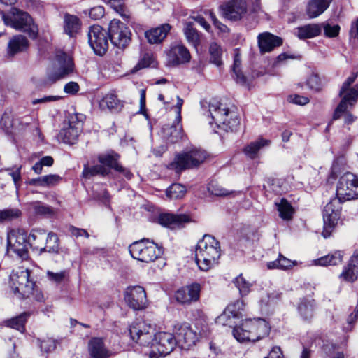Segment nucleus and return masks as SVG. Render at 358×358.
<instances>
[{"label": "nucleus", "instance_id": "1", "mask_svg": "<svg viewBox=\"0 0 358 358\" xmlns=\"http://www.w3.org/2000/svg\"><path fill=\"white\" fill-rule=\"evenodd\" d=\"M221 255L220 245L213 236L204 235L197 243L195 250L196 263L199 268L208 271L218 264Z\"/></svg>", "mask_w": 358, "mask_h": 358}, {"label": "nucleus", "instance_id": "2", "mask_svg": "<svg viewBox=\"0 0 358 358\" xmlns=\"http://www.w3.org/2000/svg\"><path fill=\"white\" fill-rule=\"evenodd\" d=\"M209 113L212 118L210 124L214 123L217 128L224 131H234L237 129L240 120L234 110H230L226 103L217 99H212L209 102Z\"/></svg>", "mask_w": 358, "mask_h": 358}, {"label": "nucleus", "instance_id": "3", "mask_svg": "<svg viewBox=\"0 0 358 358\" xmlns=\"http://www.w3.org/2000/svg\"><path fill=\"white\" fill-rule=\"evenodd\" d=\"M0 14L6 26L27 34L31 39L37 38L38 26L28 13L13 7L8 11H1Z\"/></svg>", "mask_w": 358, "mask_h": 358}, {"label": "nucleus", "instance_id": "4", "mask_svg": "<svg viewBox=\"0 0 358 358\" xmlns=\"http://www.w3.org/2000/svg\"><path fill=\"white\" fill-rule=\"evenodd\" d=\"M270 331L268 322L263 319L245 320L233 330L234 338L239 342L257 341L267 336Z\"/></svg>", "mask_w": 358, "mask_h": 358}, {"label": "nucleus", "instance_id": "5", "mask_svg": "<svg viewBox=\"0 0 358 358\" xmlns=\"http://www.w3.org/2000/svg\"><path fill=\"white\" fill-rule=\"evenodd\" d=\"M30 271L24 267L13 270L10 275V285L18 298H27L33 294L35 283L29 279Z\"/></svg>", "mask_w": 358, "mask_h": 358}, {"label": "nucleus", "instance_id": "6", "mask_svg": "<svg viewBox=\"0 0 358 358\" xmlns=\"http://www.w3.org/2000/svg\"><path fill=\"white\" fill-rule=\"evenodd\" d=\"M74 71L72 57L63 51H57L52 66L47 72V78L51 83L64 79Z\"/></svg>", "mask_w": 358, "mask_h": 358}, {"label": "nucleus", "instance_id": "7", "mask_svg": "<svg viewBox=\"0 0 358 358\" xmlns=\"http://www.w3.org/2000/svg\"><path fill=\"white\" fill-rule=\"evenodd\" d=\"M356 78L357 74L352 73L343 83L339 92L341 101L335 109L333 115L334 120L339 119L347 111L349 106L352 107L356 103L358 99V90L355 87H350Z\"/></svg>", "mask_w": 358, "mask_h": 358}, {"label": "nucleus", "instance_id": "8", "mask_svg": "<svg viewBox=\"0 0 358 358\" xmlns=\"http://www.w3.org/2000/svg\"><path fill=\"white\" fill-rule=\"evenodd\" d=\"M129 250L134 259L145 263L155 261L162 254V248L148 240L133 243L129 245Z\"/></svg>", "mask_w": 358, "mask_h": 358}, {"label": "nucleus", "instance_id": "9", "mask_svg": "<svg viewBox=\"0 0 358 358\" xmlns=\"http://www.w3.org/2000/svg\"><path fill=\"white\" fill-rule=\"evenodd\" d=\"M7 253L11 257L26 259L28 257L27 233L22 229H15L7 234Z\"/></svg>", "mask_w": 358, "mask_h": 358}, {"label": "nucleus", "instance_id": "10", "mask_svg": "<svg viewBox=\"0 0 358 358\" xmlns=\"http://www.w3.org/2000/svg\"><path fill=\"white\" fill-rule=\"evenodd\" d=\"M336 198L340 202L358 198V177L347 172L338 180L336 185Z\"/></svg>", "mask_w": 358, "mask_h": 358}, {"label": "nucleus", "instance_id": "11", "mask_svg": "<svg viewBox=\"0 0 358 358\" xmlns=\"http://www.w3.org/2000/svg\"><path fill=\"white\" fill-rule=\"evenodd\" d=\"M100 164L93 166H85L83 175L85 178H90L95 175L106 176L108 175L110 169H113L115 171L122 173V174L128 179L131 178V173L122 166L116 160V158H100Z\"/></svg>", "mask_w": 358, "mask_h": 358}, {"label": "nucleus", "instance_id": "12", "mask_svg": "<svg viewBox=\"0 0 358 358\" xmlns=\"http://www.w3.org/2000/svg\"><path fill=\"white\" fill-rule=\"evenodd\" d=\"M176 343V337L171 333L165 331L155 333L150 344L152 349L150 358H157L155 357L157 353L160 356L169 355L173 350Z\"/></svg>", "mask_w": 358, "mask_h": 358}, {"label": "nucleus", "instance_id": "13", "mask_svg": "<svg viewBox=\"0 0 358 358\" xmlns=\"http://www.w3.org/2000/svg\"><path fill=\"white\" fill-rule=\"evenodd\" d=\"M108 36L114 46L123 49L130 43L131 33L124 23L119 20L113 19L109 24Z\"/></svg>", "mask_w": 358, "mask_h": 358}, {"label": "nucleus", "instance_id": "14", "mask_svg": "<svg viewBox=\"0 0 358 358\" xmlns=\"http://www.w3.org/2000/svg\"><path fill=\"white\" fill-rule=\"evenodd\" d=\"M88 43L94 52L99 56H103L108 48V32L102 27L94 24L89 27Z\"/></svg>", "mask_w": 358, "mask_h": 358}, {"label": "nucleus", "instance_id": "15", "mask_svg": "<svg viewBox=\"0 0 358 358\" xmlns=\"http://www.w3.org/2000/svg\"><path fill=\"white\" fill-rule=\"evenodd\" d=\"M155 329L151 324L145 321L137 320L129 327L131 338L141 345L148 346L152 341Z\"/></svg>", "mask_w": 358, "mask_h": 358}, {"label": "nucleus", "instance_id": "16", "mask_svg": "<svg viewBox=\"0 0 358 358\" xmlns=\"http://www.w3.org/2000/svg\"><path fill=\"white\" fill-rule=\"evenodd\" d=\"M340 203L338 199H333L324 208V230L322 235L325 238L330 236L332 229L336 225L340 218L341 209Z\"/></svg>", "mask_w": 358, "mask_h": 358}, {"label": "nucleus", "instance_id": "17", "mask_svg": "<svg viewBox=\"0 0 358 358\" xmlns=\"http://www.w3.org/2000/svg\"><path fill=\"white\" fill-rule=\"evenodd\" d=\"M174 332L176 342L184 350H189L199 340V335L186 322L176 324Z\"/></svg>", "mask_w": 358, "mask_h": 358}, {"label": "nucleus", "instance_id": "18", "mask_svg": "<svg viewBox=\"0 0 358 358\" xmlns=\"http://www.w3.org/2000/svg\"><path fill=\"white\" fill-rule=\"evenodd\" d=\"M124 300L135 310L146 308L148 300L144 288L141 286H130L124 291Z\"/></svg>", "mask_w": 358, "mask_h": 358}, {"label": "nucleus", "instance_id": "19", "mask_svg": "<svg viewBox=\"0 0 358 358\" xmlns=\"http://www.w3.org/2000/svg\"><path fill=\"white\" fill-rule=\"evenodd\" d=\"M224 17L231 21L241 20L247 12L245 0H231L221 6Z\"/></svg>", "mask_w": 358, "mask_h": 358}, {"label": "nucleus", "instance_id": "20", "mask_svg": "<svg viewBox=\"0 0 358 358\" xmlns=\"http://www.w3.org/2000/svg\"><path fill=\"white\" fill-rule=\"evenodd\" d=\"M201 285L194 282L178 289L175 293V299L180 304L189 305L199 299Z\"/></svg>", "mask_w": 358, "mask_h": 358}, {"label": "nucleus", "instance_id": "21", "mask_svg": "<svg viewBox=\"0 0 358 358\" xmlns=\"http://www.w3.org/2000/svg\"><path fill=\"white\" fill-rule=\"evenodd\" d=\"M191 55L186 47L182 44L172 45L167 52V65L176 66L184 64L190 61Z\"/></svg>", "mask_w": 358, "mask_h": 358}, {"label": "nucleus", "instance_id": "22", "mask_svg": "<svg viewBox=\"0 0 358 358\" xmlns=\"http://www.w3.org/2000/svg\"><path fill=\"white\" fill-rule=\"evenodd\" d=\"M243 306L242 300H237L234 303L229 304L224 313L217 318L216 322L224 326L232 327L235 323L232 320L239 317L240 311L243 310Z\"/></svg>", "mask_w": 358, "mask_h": 358}, {"label": "nucleus", "instance_id": "23", "mask_svg": "<svg viewBox=\"0 0 358 358\" xmlns=\"http://www.w3.org/2000/svg\"><path fill=\"white\" fill-rule=\"evenodd\" d=\"M29 45L28 39L23 35L17 34L10 38L7 45L6 57L13 58L16 55L26 51Z\"/></svg>", "mask_w": 358, "mask_h": 358}, {"label": "nucleus", "instance_id": "24", "mask_svg": "<svg viewBox=\"0 0 358 358\" xmlns=\"http://www.w3.org/2000/svg\"><path fill=\"white\" fill-rule=\"evenodd\" d=\"M257 43L260 52L264 54L269 52L275 48L281 45L282 40L281 38L269 32H264L258 35Z\"/></svg>", "mask_w": 358, "mask_h": 358}, {"label": "nucleus", "instance_id": "25", "mask_svg": "<svg viewBox=\"0 0 358 358\" xmlns=\"http://www.w3.org/2000/svg\"><path fill=\"white\" fill-rule=\"evenodd\" d=\"M203 162V158H174V160L168 165V169L179 173L185 169L197 168Z\"/></svg>", "mask_w": 358, "mask_h": 358}, {"label": "nucleus", "instance_id": "26", "mask_svg": "<svg viewBox=\"0 0 358 358\" xmlns=\"http://www.w3.org/2000/svg\"><path fill=\"white\" fill-rule=\"evenodd\" d=\"M189 217L185 214L162 213L158 217L161 225L173 229L188 222Z\"/></svg>", "mask_w": 358, "mask_h": 358}, {"label": "nucleus", "instance_id": "27", "mask_svg": "<svg viewBox=\"0 0 358 358\" xmlns=\"http://www.w3.org/2000/svg\"><path fill=\"white\" fill-rule=\"evenodd\" d=\"M183 102V99L178 96L177 103L176 105V108H177V116L176 119L177 125H173L169 127L166 134L167 135L169 134V136H167V140L172 143L177 142L182 136V129L179 123L181 120V108Z\"/></svg>", "mask_w": 358, "mask_h": 358}, {"label": "nucleus", "instance_id": "28", "mask_svg": "<svg viewBox=\"0 0 358 358\" xmlns=\"http://www.w3.org/2000/svg\"><path fill=\"white\" fill-rule=\"evenodd\" d=\"M171 30L169 24H163L157 27L150 29L145 32V36L150 44L162 43Z\"/></svg>", "mask_w": 358, "mask_h": 358}, {"label": "nucleus", "instance_id": "29", "mask_svg": "<svg viewBox=\"0 0 358 358\" xmlns=\"http://www.w3.org/2000/svg\"><path fill=\"white\" fill-rule=\"evenodd\" d=\"M315 309L316 303L315 300L312 299H301L297 306L298 313L304 321L312 320L315 315Z\"/></svg>", "mask_w": 358, "mask_h": 358}, {"label": "nucleus", "instance_id": "30", "mask_svg": "<svg viewBox=\"0 0 358 358\" xmlns=\"http://www.w3.org/2000/svg\"><path fill=\"white\" fill-rule=\"evenodd\" d=\"M88 348L92 358H108L111 355V352L105 347L101 338H92L89 342Z\"/></svg>", "mask_w": 358, "mask_h": 358}, {"label": "nucleus", "instance_id": "31", "mask_svg": "<svg viewBox=\"0 0 358 358\" xmlns=\"http://www.w3.org/2000/svg\"><path fill=\"white\" fill-rule=\"evenodd\" d=\"M322 27L318 24H308L296 27L294 34L300 39L313 38L321 34Z\"/></svg>", "mask_w": 358, "mask_h": 358}, {"label": "nucleus", "instance_id": "32", "mask_svg": "<svg viewBox=\"0 0 358 358\" xmlns=\"http://www.w3.org/2000/svg\"><path fill=\"white\" fill-rule=\"evenodd\" d=\"M331 0H309L306 13L310 18H315L323 13L329 6Z\"/></svg>", "mask_w": 358, "mask_h": 358}, {"label": "nucleus", "instance_id": "33", "mask_svg": "<svg viewBox=\"0 0 358 358\" xmlns=\"http://www.w3.org/2000/svg\"><path fill=\"white\" fill-rule=\"evenodd\" d=\"M99 107L101 110L108 109L110 111L117 112L123 107V102L114 93H108L100 100Z\"/></svg>", "mask_w": 358, "mask_h": 358}, {"label": "nucleus", "instance_id": "34", "mask_svg": "<svg viewBox=\"0 0 358 358\" xmlns=\"http://www.w3.org/2000/svg\"><path fill=\"white\" fill-rule=\"evenodd\" d=\"M62 181V177L57 174H49L34 178L29 180V184L37 187H52Z\"/></svg>", "mask_w": 358, "mask_h": 358}, {"label": "nucleus", "instance_id": "35", "mask_svg": "<svg viewBox=\"0 0 358 358\" xmlns=\"http://www.w3.org/2000/svg\"><path fill=\"white\" fill-rule=\"evenodd\" d=\"M271 141L263 138H259L257 140L250 142L246 145L243 152L245 155H258L261 151L269 147Z\"/></svg>", "mask_w": 358, "mask_h": 358}, {"label": "nucleus", "instance_id": "36", "mask_svg": "<svg viewBox=\"0 0 358 358\" xmlns=\"http://www.w3.org/2000/svg\"><path fill=\"white\" fill-rule=\"evenodd\" d=\"M81 22L80 19L74 15L66 13L64 16V30L70 37L73 36L80 30Z\"/></svg>", "mask_w": 358, "mask_h": 358}, {"label": "nucleus", "instance_id": "37", "mask_svg": "<svg viewBox=\"0 0 358 358\" xmlns=\"http://www.w3.org/2000/svg\"><path fill=\"white\" fill-rule=\"evenodd\" d=\"M241 57L238 49L234 50V64L232 66L234 78L236 82L241 85H248L247 78L243 75L241 70Z\"/></svg>", "mask_w": 358, "mask_h": 358}, {"label": "nucleus", "instance_id": "38", "mask_svg": "<svg viewBox=\"0 0 358 358\" xmlns=\"http://www.w3.org/2000/svg\"><path fill=\"white\" fill-rule=\"evenodd\" d=\"M80 133L81 131L64 124L63 128L59 133L58 138L65 143L74 144Z\"/></svg>", "mask_w": 358, "mask_h": 358}, {"label": "nucleus", "instance_id": "39", "mask_svg": "<svg viewBox=\"0 0 358 358\" xmlns=\"http://www.w3.org/2000/svg\"><path fill=\"white\" fill-rule=\"evenodd\" d=\"M357 257L355 255L351 257L349 264L343 268L339 276L341 279L349 282H354L357 279V275L355 269L357 264Z\"/></svg>", "mask_w": 358, "mask_h": 358}, {"label": "nucleus", "instance_id": "40", "mask_svg": "<svg viewBox=\"0 0 358 358\" xmlns=\"http://www.w3.org/2000/svg\"><path fill=\"white\" fill-rule=\"evenodd\" d=\"M45 238V230L41 229H34L29 236H27V244L29 243L34 249L40 251V248L43 247Z\"/></svg>", "mask_w": 358, "mask_h": 358}, {"label": "nucleus", "instance_id": "41", "mask_svg": "<svg viewBox=\"0 0 358 358\" xmlns=\"http://www.w3.org/2000/svg\"><path fill=\"white\" fill-rule=\"evenodd\" d=\"M30 315V312H24L20 315L6 321V326L23 333L25 330V323Z\"/></svg>", "mask_w": 358, "mask_h": 358}, {"label": "nucleus", "instance_id": "42", "mask_svg": "<svg viewBox=\"0 0 358 358\" xmlns=\"http://www.w3.org/2000/svg\"><path fill=\"white\" fill-rule=\"evenodd\" d=\"M45 245L40 248V253L48 252L57 253L59 251V238L55 233L50 232L45 235Z\"/></svg>", "mask_w": 358, "mask_h": 358}, {"label": "nucleus", "instance_id": "43", "mask_svg": "<svg viewBox=\"0 0 358 358\" xmlns=\"http://www.w3.org/2000/svg\"><path fill=\"white\" fill-rule=\"evenodd\" d=\"M343 252L336 251L333 254L322 257L315 259V264L319 266L338 265L341 263Z\"/></svg>", "mask_w": 358, "mask_h": 358}, {"label": "nucleus", "instance_id": "44", "mask_svg": "<svg viewBox=\"0 0 358 358\" xmlns=\"http://www.w3.org/2000/svg\"><path fill=\"white\" fill-rule=\"evenodd\" d=\"M222 47L215 42L211 43L209 46L210 62L217 66L222 65Z\"/></svg>", "mask_w": 358, "mask_h": 358}, {"label": "nucleus", "instance_id": "45", "mask_svg": "<svg viewBox=\"0 0 358 358\" xmlns=\"http://www.w3.org/2000/svg\"><path fill=\"white\" fill-rule=\"evenodd\" d=\"M280 217L284 220H289L292 218L294 209L292 205L285 199H282L276 203Z\"/></svg>", "mask_w": 358, "mask_h": 358}, {"label": "nucleus", "instance_id": "46", "mask_svg": "<svg viewBox=\"0 0 358 358\" xmlns=\"http://www.w3.org/2000/svg\"><path fill=\"white\" fill-rule=\"evenodd\" d=\"M186 187L179 183L171 185L166 192V195L171 199H179L184 197L186 194Z\"/></svg>", "mask_w": 358, "mask_h": 358}, {"label": "nucleus", "instance_id": "47", "mask_svg": "<svg viewBox=\"0 0 358 358\" xmlns=\"http://www.w3.org/2000/svg\"><path fill=\"white\" fill-rule=\"evenodd\" d=\"M184 34L187 41L196 47L199 43V34L198 31L193 27L192 22H187L184 28Z\"/></svg>", "mask_w": 358, "mask_h": 358}, {"label": "nucleus", "instance_id": "48", "mask_svg": "<svg viewBox=\"0 0 358 358\" xmlns=\"http://www.w3.org/2000/svg\"><path fill=\"white\" fill-rule=\"evenodd\" d=\"M21 215V210L16 208L0 210V223L13 221L19 218Z\"/></svg>", "mask_w": 358, "mask_h": 358}, {"label": "nucleus", "instance_id": "49", "mask_svg": "<svg viewBox=\"0 0 358 358\" xmlns=\"http://www.w3.org/2000/svg\"><path fill=\"white\" fill-rule=\"evenodd\" d=\"M176 157H210V155L199 147L189 145L185 148L182 153L178 154Z\"/></svg>", "mask_w": 358, "mask_h": 358}, {"label": "nucleus", "instance_id": "50", "mask_svg": "<svg viewBox=\"0 0 358 358\" xmlns=\"http://www.w3.org/2000/svg\"><path fill=\"white\" fill-rule=\"evenodd\" d=\"M233 282L238 289L241 296L248 295L252 285V283L247 281L241 274L237 276L234 280Z\"/></svg>", "mask_w": 358, "mask_h": 358}, {"label": "nucleus", "instance_id": "51", "mask_svg": "<svg viewBox=\"0 0 358 358\" xmlns=\"http://www.w3.org/2000/svg\"><path fill=\"white\" fill-rule=\"evenodd\" d=\"M294 265L290 259L280 255L278 259L275 261L270 262L267 264V267L269 269L279 268V269H288Z\"/></svg>", "mask_w": 358, "mask_h": 358}, {"label": "nucleus", "instance_id": "52", "mask_svg": "<svg viewBox=\"0 0 358 358\" xmlns=\"http://www.w3.org/2000/svg\"><path fill=\"white\" fill-rule=\"evenodd\" d=\"M84 116L79 113L69 114L67 121L64 122L66 125L78 129L82 131Z\"/></svg>", "mask_w": 358, "mask_h": 358}, {"label": "nucleus", "instance_id": "53", "mask_svg": "<svg viewBox=\"0 0 358 358\" xmlns=\"http://www.w3.org/2000/svg\"><path fill=\"white\" fill-rule=\"evenodd\" d=\"M308 87L315 91H319L322 87V83L318 74L312 73L306 80Z\"/></svg>", "mask_w": 358, "mask_h": 358}, {"label": "nucleus", "instance_id": "54", "mask_svg": "<svg viewBox=\"0 0 358 358\" xmlns=\"http://www.w3.org/2000/svg\"><path fill=\"white\" fill-rule=\"evenodd\" d=\"M1 127L6 132L8 133L10 131V129H11L13 126V120L11 112L6 111L1 116V122H0Z\"/></svg>", "mask_w": 358, "mask_h": 358}, {"label": "nucleus", "instance_id": "55", "mask_svg": "<svg viewBox=\"0 0 358 358\" xmlns=\"http://www.w3.org/2000/svg\"><path fill=\"white\" fill-rule=\"evenodd\" d=\"M67 275L68 273L66 271H61L57 273L49 271L47 272V277L48 280L57 284L63 282L66 278Z\"/></svg>", "mask_w": 358, "mask_h": 358}, {"label": "nucleus", "instance_id": "56", "mask_svg": "<svg viewBox=\"0 0 358 358\" xmlns=\"http://www.w3.org/2000/svg\"><path fill=\"white\" fill-rule=\"evenodd\" d=\"M155 66V59L152 55L149 53H145L138 62L136 67L140 69L147 67H154Z\"/></svg>", "mask_w": 358, "mask_h": 358}, {"label": "nucleus", "instance_id": "57", "mask_svg": "<svg viewBox=\"0 0 358 358\" xmlns=\"http://www.w3.org/2000/svg\"><path fill=\"white\" fill-rule=\"evenodd\" d=\"M57 341L52 338H48L41 341L40 347L45 352H51L56 348Z\"/></svg>", "mask_w": 358, "mask_h": 358}, {"label": "nucleus", "instance_id": "58", "mask_svg": "<svg viewBox=\"0 0 358 358\" xmlns=\"http://www.w3.org/2000/svg\"><path fill=\"white\" fill-rule=\"evenodd\" d=\"M345 169V164L343 163L340 158H336L332 164L331 171L330 176L331 177L335 178Z\"/></svg>", "mask_w": 358, "mask_h": 358}, {"label": "nucleus", "instance_id": "59", "mask_svg": "<svg viewBox=\"0 0 358 358\" xmlns=\"http://www.w3.org/2000/svg\"><path fill=\"white\" fill-rule=\"evenodd\" d=\"M208 190L212 194L217 196H224L229 194V192L217 184H210Z\"/></svg>", "mask_w": 358, "mask_h": 358}, {"label": "nucleus", "instance_id": "60", "mask_svg": "<svg viewBox=\"0 0 358 358\" xmlns=\"http://www.w3.org/2000/svg\"><path fill=\"white\" fill-rule=\"evenodd\" d=\"M324 31L326 36L333 38L338 35L340 27L338 24L331 25L327 24L324 27Z\"/></svg>", "mask_w": 358, "mask_h": 358}, {"label": "nucleus", "instance_id": "61", "mask_svg": "<svg viewBox=\"0 0 358 358\" xmlns=\"http://www.w3.org/2000/svg\"><path fill=\"white\" fill-rule=\"evenodd\" d=\"M105 10L103 6H96L90 9L89 15L90 18L96 20L104 16Z\"/></svg>", "mask_w": 358, "mask_h": 358}, {"label": "nucleus", "instance_id": "62", "mask_svg": "<svg viewBox=\"0 0 358 358\" xmlns=\"http://www.w3.org/2000/svg\"><path fill=\"white\" fill-rule=\"evenodd\" d=\"M288 100L291 103L300 106L306 105L309 102V99L308 97L301 96L299 94L289 95L288 97Z\"/></svg>", "mask_w": 358, "mask_h": 358}, {"label": "nucleus", "instance_id": "63", "mask_svg": "<svg viewBox=\"0 0 358 358\" xmlns=\"http://www.w3.org/2000/svg\"><path fill=\"white\" fill-rule=\"evenodd\" d=\"M34 211L41 215H50L53 213V210L48 206L41 204V203H35L34 204Z\"/></svg>", "mask_w": 358, "mask_h": 358}, {"label": "nucleus", "instance_id": "64", "mask_svg": "<svg viewBox=\"0 0 358 358\" xmlns=\"http://www.w3.org/2000/svg\"><path fill=\"white\" fill-rule=\"evenodd\" d=\"M79 85L76 82H69L64 87V91L66 94H75L79 91Z\"/></svg>", "mask_w": 358, "mask_h": 358}]
</instances>
